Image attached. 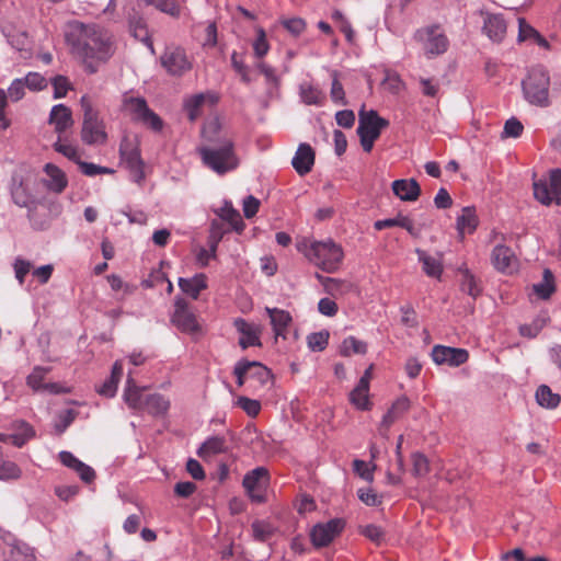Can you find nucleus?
<instances>
[{"instance_id":"58836bf2","label":"nucleus","mask_w":561,"mask_h":561,"mask_svg":"<svg viewBox=\"0 0 561 561\" xmlns=\"http://www.w3.org/2000/svg\"><path fill=\"white\" fill-rule=\"evenodd\" d=\"M299 94L302 102L307 105H322L324 101L322 91L318 87L309 83L300 84Z\"/></svg>"},{"instance_id":"412c9836","label":"nucleus","mask_w":561,"mask_h":561,"mask_svg":"<svg viewBox=\"0 0 561 561\" xmlns=\"http://www.w3.org/2000/svg\"><path fill=\"white\" fill-rule=\"evenodd\" d=\"M506 22L500 13H486L483 21V32L486 36L495 42L500 43L506 35Z\"/></svg>"},{"instance_id":"a18cd8bd","label":"nucleus","mask_w":561,"mask_h":561,"mask_svg":"<svg viewBox=\"0 0 561 561\" xmlns=\"http://www.w3.org/2000/svg\"><path fill=\"white\" fill-rule=\"evenodd\" d=\"M12 198L14 203L20 207H26L28 209V219L34 220V213L36 208V203L31 201V198L26 195L24 188L19 187L12 192Z\"/></svg>"},{"instance_id":"7c9ffc66","label":"nucleus","mask_w":561,"mask_h":561,"mask_svg":"<svg viewBox=\"0 0 561 561\" xmlns=\"http://www.w3.org/2000/svg\"><path fill=\"white\" fill-rule=\"evenodd\" d=\"M392 227H401V228L405 229L410 234L417 236V232L414 228L412 220L409 217H405L402 215H399L396 218L377 220L374 224V228L378 231L386 229V228H392Z\"/></svg>"},{"instance_id":"4d7b16f0","label":"nucleus","mask_w":561,"mask_h":561,"mask_svg":"<svg viewBox=\"0 0 561 561\" xmlns=\"http://www.w3.org/2000/svg\"><path fill=\"white\" fill-rule=\"evenodd\" d=\"M523 129V124L517 118L511 117L505 122L503 137L517 138L522 135Z\"/></svg>"},{"instance_id":"3c124183","label":"nucleus","mask_w":561,"mask_h":561,"mask_svg":"<svg viewBox=\"0 0 561 561\" xmlns=\"http://www.w3.org/2000/svg\"><path fill=\"white\" fill-rule=\"evenodd\" d=\"M332 77H333V79H332L331 92H330L331 99L335 104L346 105L345 92H344L342 83L337 79V72L333 71Z\"/></svg>"},{"instance_id":"393cba45","label":"nucleus","mask_w":561,"mask_h":561,"mask_svg":"<svg viewBox=\"0 0 561 561\" xmlns=\"http://www.w3.org/2000/svg\"><path fill=\"white\" fill-rule=\"evenodd\" d=\"M265 311L267 312L273 331L275 336L286 339V331L289 324L291 323V316L288 311L278 309V308H270L266 307Z\"/></svg>"},{"instance_id":"423d86ee","label":"nucleus","mask_w":561,"mask_h":561,"mask_svg":"<svg viewBox=\"0 0 561 561\" xmlns=\"http://www.w3.org/2000/svg\"><path fill=\"white\" fill-rule=\"evenodd\" d=\"M358 116L357 134L360 146L365 152H370L374 142L379 138L381 130L389 126V122L380 117L375 110L365 111L364 106Z\"/></svg>"},{"instance_id":"e433bc0d","label":"nucleus","mask_w":561,"mask_h":561,"mask_svg":"<svg viewBox=\"0 0 561 561\" xmlns=\"http://www.w3.org/2000/svg\"><path fill=\"white\" fill-rule=\"evenodd\" d=\"M537 403L546 409H554L560 404L561 398L558 393L552 392L550 387L541 385L536 391Z\"/></svg>"},{"instance_id":"473e14b6","label":"nucleus","mask_w":561,"mask_h":561,"mask_svg":"<svg viewBox=\"0 0 561 561\" xmlns=\"http://www.w3.org/2000/svg\"><path fill=\"white\" fill-rule=\"evenodd\" d=\"M533 290L540 299L543 300L549 299L556 291L554 276L549 268L543 270L542 280L534 284Z\"/></svg>"},{"instance_id":"4468645a","label":"nucleus","mask_w":561,"mask_h":561,"mask_svg":"<svg viewBox=\"0 0 561 561\" xmlns=\"http://www.w3.org/2000/svg\"><path fill=\"white\" fill-rule=\"evenodd\" d=\"M161 65L171 76H182L192 68L186 53L183 48L176 46H169L162 54Z\"/></svg>"},{"instance_id":"72a5a7b5","label":"nucleus","mask_w":561,"mask_h":561,"mask_svg":"<svg viewBox=\"0 0 561 561\" xmlns=\"http://www.w3.org/2000/svg\"><path fill=\"white\" fill-rule=\"evenodd\" d=\"M478 226V217L473 207H463L461 215L457 218L459 234L472 233Z\"/></svg>"},{"instance_id":"4c0bfd02","label":"nucleus","mask_w":561,"mask_h":561,"mask_svg":"<svg viewBox=\"0 0 561 561\" xmlns=\"http://www.w3.org/2000/svg\"><path fill=\"white\" fill-rule=\"evenodd\" d=\"M144 407L153 415H163L170 408V401L160 393H153L146 397Z\"/></svg>"},{"instance_id":"6e6552de","label":"nucleus","mask_w":561,"mask_h":561,"mask_svg":"<svg viewBox=\"0 0 561 561\" xmlns=\"http://www.w3.org/2000/svg\"><path fill=\"white\" fill-rule=\"evenodd\" d=\"M415 39L422 43L424 54L428 58L444 54L449 45L447 36L438 25L419 30Z\"/></svg>"},{"instance_id":"6e6d98bb","label":"nucleus","mask_w":561,"mask_h":561,"mask_svg":"<svg viewBox=\"0 0 561 561\" xmlns=\"http://www.w3.org/2000/svg\"><path fill=\"white\" fill-rule=\"evenodd\" d=\"M32 91H41L47 87L46 79L37 72H28L25 78H22Z\"/></svg>"},{"instance_id":"c9c22d12","label":"nucleus","mask_w":561,"mask_h":561,"mask_svg":"<svg viewBox=\"0 0 561 561\" xmlns=\"http://www.w3.org/2000/svg\"><path fill=\"white\" fill-rule=\"evenodd\" d=\"M55 151L58 153H61L67 159L73 161L78 165L80 164L81 160V153L78 149V147L71 142L68 141L67 138H64L62 136H58L57 140L53 145Z\"/></svg>"},{"instance_id":"f8f14e48","label":"nucleus","mask_w":561,"mask_h":561,"mask_svg":"<svg viewBox=\"0 0 561 561\" xmlns=\"http://www.w3.org/2000/svg\"><path fill=\"white\" fill-rule=\"evenodd\" d=\"M171 321L184 333L195 334L201 331L195 313L188 307L187 301L179 296L174 300V311Z\"/></svg>"},{"instance_id":"0eeeda50","label":"nucleus","mask_w":561,"mask_h":561,"mask_svg":"<svg viewBox=\"0 0 561 561\" xmlns=\"http://www.w3.org/2000/svg\"><path fill=\"white\" fill-rule=\"evenodd\" d=\"M122 107L130 115L133 121L140 122L154 131L162 129V119L148 107L147 101L144 98H135L126 94L123 98Z\"/></svg>"},{"instance_id":"aec40b11","label":"nucleus","mask_w":561,"mask_h":561,"mask_svg":"<svg viewBox=\"0 0 561 561\" xmlns=\"http://www.w3.org/2000/svg\"><path fill=\"white\" fill-rule=\"evenodd\" d=\"M234 328L241 334L239 345L245 350L250 346H261V329L259 325L247 322L242 318L234 320Z\"/></svg>"},{"instance_id":"2f4dec72","label":"nucleus","mask_w":561,"mask_h":561,"mask_svg":"<svg viewBox=\"0 0 561 561\" xmlns=\"http://www.w3.org/2000/svg\"><path fill=\"white\" fill-rule=\"evenodd\" d=\"M45 172L49 176L47 187L56 193H61L68 183L65 173L51 163L45 165Z\"/></svg>"},{"instance_id":"5701e85b","label":"nucleus","mask_w":561,"mask_h":561,"mask_svg":"<svg viewBox=\"0 0 561 561\" xmlns=\"http://www.w3.org/2000/svg\"><path fill=\"white\" fill-rule=\"evenodd\" d=\"M49 124L54 125L58 136H62L73 125L71 110L64 104L54 105L49 114Z\"/></svg>"},{"instance_id":"f257e3e1","label":"nucleus","mask_w":561,"mask_h":561,"mask_svg":"<svg viewBox=\"0 0 561 561\" xmlns=\"http://www.w3.org/2000/svg\"><path fill=\"white\" fill-rule=\"evenodd\" d=\"M65 39L71 54L80 58L91 73L113 54L111 35L95 24L70 21L65 28Z\"/></svg>"},{"instance_id":"4be33fe9","label":"nucleus","mask_w":561,"mask_h":561,"mask_svg":"<svg viewBox=\"0 0 561 561\" xmlns=\"http://www.w3.org/2000/svg\"><path fill=\"white\" fill-rule=\"evenodd\" d=\"M314 163V151L310 145L302 142L291 160L293 168L299 175L309 173Z\"/></svg>"},{"instance_id":"bb28decb","label":"nucleus","mask_w":561,"mask_h":561,"mask_svg":"<svg viewBox=\"0 0 561 561\" xmlns=\"http://www.w3.org/2000/svg\"><path fill=\"white\" fill-rule=\"evenodd\" d=\"M228 450L226 438L222 436H211L207 438L197 449V456L204 460L224 454Z\"/></svg>"},{"instance_id":"c756f323","label":"nucleus","mask_w":561,"mask_h":561,"mask_svg":"<svg viewBox=\"0 0 561 561\" xmlns=\"http://www.w3.org/2000/svg\"><path fill=\"white\" fill-rule=\"evenodd\" d=\"M217 215L229 222L233 230L241 232L244 229V222L240 213L233 208L231 202L225 201L224 205L217 211Z\"/></svg>"},{"instance_id":"ea45409f","label":"nucleus","mask_w":561,"mask_h":561,"mask_svg":"<svg viewBox=\"0 0 561 561\" xmlns=\"http://www.w3.org/2000/svg\"><path fill=\"white\" fill-rule=\"evenodd\" d=\"M369 387L365 381H358L356 387L350 393V401L359 410H368L370 407L368 398Z\"/></svg>"},{"instance_id":"f704fd0d","label":"nucleus","mask_w":561,"mask_h":561,"mask_svg":"<svg viewBox=\"0 0 561 561\" xmlns=\"http://www.w3.org/2000/svg\"><path fill=\"white\" fill-rule=\"evenodd\" d=\"M16 433L3 435L2 439L10 440L16 447H22L28 439H31L35 435L33 427L24 421H19L16 423Z\"/></svg>"},{"instance_id":"de8ad7c7","label":"nucleus","mask_w":561,"mask_h":561,"mask_svg":"<svg viewBox=\"0 0 561 561\" xmlns=\"http://www.w3.org/2000/svg\"><path fill=\"white\" fill-rule=\"evenodd\" d=\"M412 473L415 477H424L430 471V462L426 456L422 453L415 451L411 455Z\"/></svg>"},{"instance_id":"7ed1b4c3","label":"nucleus","mask_w":561,"mask_h":561,"mask_svg":"<svg viewBox=\"0 0 561 561\" xmlns=\"http://www.w3.org/2000/svg\"><path fill=\"white\" fill-rule=\"evenodd\" d=\"M80 105L83 111L82 127L80 137L83 144L88 146L104 145L107 141L105 123L100 117V112L95 108L91 98L83 95L80 99Z\"/></svg>"},{"instance_id":"e2e57ef3","label":"nucleus","mask_w":561,"mask_h":561,"mask_svg":"<svg viewBox=\"0 0 561 561\" xmlns=\"http://www.w3.org/2000/svg\"><path fill=\"white\" fill-rule=\"evenodd\" d=\"M53 87H54V98L61 99L67 94V92L69 90V81L64 76H56L53 79Z\"/></svg>"},{"instance_id":"5fc2aeb1","label":"nucleus","mask_w":561,"mask_h":561,"mask_svg":"<svg viewBox=\"0 0 561 561\" xmlns=\"http://www.w3.org/2000/svg\"><path fill=\"white\" fill-rule=\"evenodd\" d=\"M81 172L87 176H95L99 174H113L114 170L107 167H101L92 162L81 161L79 164Z\"/></svg>"},{"instance_id":"dca6fc26","label":"nucleus","mask_w":561,"mask_h":561,"mask_svg":"<svg viewBox=\"0 0 561 561\" xmlns=\"http://www.w3.org/2000/svg\"><path fill=\"white\" fill-rule=\"evenodd\" d=\"M432 359L437 365L458 367L465 364L469 354L465 348H456L445 345H435L431 352Z\"/></svg>"},{"instance_id":"69168bd1","label":"nucleus","mask_w":561,"mask_h":561,"mask_svg":"<svg viewBox=\"0 0 561 561\" xmlns=\"http://www.w3.org/2000/svg\"><path fill=\"white\" fill-rule=\"evenodd\" d=\"M325 284L323 286L324 290L330 295H336L342 294L344 290V287H348L350 284H347L344 280L329 277L328 279H324Z\"/></svg>"},{"instance_id":"09e8293b","label":"nucleus","mask_w":561,"mask_h":561,"mask_svg":"<svg viewBox=\"0 0 561 561\" xmlns=\"http://www.w3.org/2000/svg\"><path fill=\"white\" fill-rule=\"evenodd\" d=\"M205 94L199 93L185 101V108L190 121H195L201 115V108L205 103Z\"/></svg>"},{"instance_id":"680f3d73","label":"nucleus","mask_w":561,"mask_h":561,"mask_svg":"<svg viewBox=\"0 0 561 561\" xmlns=\"http://www.w3.org/2000/svg\"><path fill=\"white\" fill-rule=\"evenodd\" d=\"M13 267H14L15 278L22 285L24 283V278H25L26 274L32 268V264L30 261L18 257L14 261Z\"/></svg>"},{"instance_id":"0e129e2a","label":"nucleus","mask_w":561,"mask_h":561,"mask_svg":"<svg viewBox=\"0 0 561 561\" xmlns=\"http://www.w3.org/2000/svg\"><path fill=\"white\" fill-rule=\"evenodd\" d=\"M363 534L377 545H380L385 540V531L382 528L373 524L365 526Z\"/></svg>"},{"instance_id":"13d9d810","label":"nucleus","mask_w":561,"mask_h":561,"mask_svg":"<svg viewBox=\"0 0 561 561\" xmlns=\"http://www.w3.org/2000/svg\"><path fill=\"white\" fill-rule=\"evenodd\" d=\"M25 88L26 84L22 78L15 79L8 89V96L11 101L18 102L24 96Z\"/></svg>"},{"instance_id":"774afa93","label":"nucleus","mask_w":561,"mask_h":561,"mask_svg":"<svg viewBox=\"0 0 561 561\" xmlns=\"http://www.w3.org/2000/svg\"><path fill=\"white\" fill-rule=\"evenodd\" d=\"M335 119L339 126L343 128H351L355 123V114L352 110L339 111L335 114Z\"/></svg>"},{"instance_id":"c03bdc74","label":"nucleus","mask_w":561,"mask_h":561,"mask_svg":"<svg viewBox=\"0 0 561 561\" xmlns=\"http://www.w3.org/2000/svg\"><path fill=\"white\" fill-rule=\"evenodd\" d=\"M461 290L472 298H476L480 295L481 288L476 282L474 276L468 271H461V282H460Z\"/></svg>"},{"instance_id":"a878e982","label":"nucleus","mask_w":561,"mask_h":561,"mask_svg":"<svg viewBox=\"0 0 561 561\" xmlns=\"http://www.w3.org/2000/svg\"><path fill=\"white\" fill-rule=\"evenodd\" d=\"M178 284L184 294L192 299H197L201 291L207 288V277L203 273L195 274L190 278L180 277Z\"/></svg>"},{"instance_id":"79ce46f5","label":"nucleus","mask_w":561,"mask_h":561,"mask_svg":"<svg viewBox=\"0 0 561 561\" xmlns=\"http://www.w3.org/2000/svg\"><path fill=\"white\" fill-rule=\"evenodd\" d=\"M366 351V343L357 340L354 336L346 337L341 345V354L343 356H351L352 354H365Z\"/></svg>"},{"instance_id":"a211bd4d","label":"nucleus","mask_w":561,"mask_h":561,"mask_svg":"<svg viewBox=\"0 0 561 561\" xmlns=\"http://www.w3.org/2000/svg\"><path fill=\"white\" fill-rule=\"evenodd\" d=\"M491 261L493 266L502 273H513L517 267V259L511 248L497 244L492 250Z\"/></svg>"},{"instance_id":"a19ab883","label":"nucleus","mask_w":561,"mask_h":561,"mask_svg":"<svg viewBox=\"0 0 561 561\" xmlns=\"http://www.w3.org/2000/svg\"><path fill=\"white\" fill-rule=\"evenodd\" d=\"M416 253L419 255V261L423 264V271L426 275L431 277H439L443 272L440 262L420 249L416 250Z\"/></svg>"},{"instance_id":"9b49d317","label":"nucleus","mask_w":561,"mask_h":561,"mask_svg":"<svg viewBox=\"0 0 561 561\" xmlns=\"http://www.w3.org/2000/svg\"><path fill=\"white\" fill-rule=\"evenodd\" d=\"M535 198L543 205L556 203L561 205V170L550 172L549 182L538 181L534 183Z\"/></svg>"},{"instance_id":"1a4fd4ad","label":"nucleus","mask_w":561,"mask_h":561,"mask_svg":"<svg viewBox=\"0 0 561 561\" xmlns=\"http://www.w3.org/2000/svg\"><path fill=\"white\" fill-rule=\"evenodd\" d=\"M119 154L121 162L129 171L130 179L138 184L141 183L145 179L144 161L136 144L124 138L119 145Z\"/></svg>"},{"instance_id":"9d476101","label":"nucleus","mask_w":561,"mask_h":561,"mask_svg":"<svg viewBox=\"0 0 561 561\" xmlns=\"http://www.w3.org/2000/svg\"><path fill=\"white\" fill-rule=\"evenodd\" d=\"M270 483V473L265 467H256L249 471L242 481L247 494L252 502L262 504L266 502V488Z\"/></svg>"},{"instance_id":"052dcab7","label":"nucleus","mask_w":561,"mask_h":561,"mask_svg":"<svg viewBox=\"0 0 561 561\" xmlns=\"http://www.w3.org/2000/svg\"><path fill=\"white\" fill-rule=\"evenodd\" d=\"M282 24L294 36L300 35L306 28V22L300 18L284 20Z\"/></svg>"},{"instance_id":"39448f33","label":"nucleus","mask_w":561,"mask_h":561,"mask_svg":"<svg viewBox=\"0 0 561 561\" xmlns=\"http://www.w3.org/2000/svg\"><path fill=\"white\" fill-rule=\"evenodd\" d=\"M525 99L533 105L547 107L549 101L550 77L541 67H533L522 82Z\"/></svg>"},{"instance_id":"864d4df0","label":"nucleus","mask_w":561,"mask_h":561,"mask_svg":"<svg viewBox=\"0 0 561 561\" xmlns=\"http://www.w3.org/2000/svg\"><path fill=\"white\" fill-rule=\"evenodd\" d=\"M546 319L537 318L530 324H523L519 327V333L526 337H536L539 332L545 328Z\"/></svg>"},{"instance_id":"20e7f679","label":"nucleus","mask_w":561,"mask_h":561,"mask_svg":"<svg viewBox=\"0 0 561 561\" xmlns=\"http://www.w3.org/2000/svg\"><path fill=\"white\" fill-rule=\"evenodd\" d=\"M305 255L322 271L333 273L337 271L344 253L339 244L328 239L311 242L306 249Z\"/></svg>"},{"instance_id":"f03ea898","label":"nucleus","mask_w":561,"mask_h":561,"mask_svg":"<svg viewBox=\"0 0 561 561\" xmlns=\"http://www.w3.org/2000/svg\"><path fill=\"white\" fill-rule=\"evenodd\" d=\"M203 136L208 142L198 149L203 163L215 173L222 175L239 165L232 139L220 129L219 122L213 119L203 128Z\"/></svg>"},{"instance_id":"b1692460","label":"nucleus","mask_w":561,"mask_h":561,"mask_svg":"<svg viewBox=\"0 0 561 561\" xmlns=\"http://www.w3.org/2000/svg\"><path fill=\"white\" fill-rule=\"evenodd\" d=\"M391 187L393 194L404 202H414L421 195L420 184L414 179L396 180Z\"/></svg>"},{"instance_id":"603ef678","label":"nucleus","mask_w":561,"mask_h":561,"mask_svg":"<svg viewBox=\"0 0 561 561\" xmlns=\"http://www.w3.org/2000/svg\"><path fill=\"white\" fill-rule=\"evenodd\" d=\"M237 405L251 417H255L261 411L260 401L250 399L248 397H239L237 400Z\"/></svg>"},{"instance_id":"f3484780","label":"nucleus","mask_w":561,"mask_h":561,"mask_svg":"<svg viewBox=\"0 0 561 561\" xmlns=\"http://www.w3.org/2000/svg\"><path fill=\"white\" fill-rule=\"evenodd\" d=\"M127 21L130 34L141 43H144L150 50L152 55H154V47L151 41V36L148 31L147 23L145 19L135 10V8L130 9L127 13Z\"/></svg>"},{"instance_id":"2eb2a0df","label":"nucleus","mask_w":561,"mask_h":561,"mask_svg":"<svg viewBox=\"0 0 561 561\" xmlns=\"http://www.w3.org/2000/svg\"><path fill=\"white\" fill-rule=\"evenodd\" d=\"M34 549L23 542L0 537V561H35Z\"/></svg>"},{"instance_id":"8fccbe9b","label":"nucleus","mask_w":561,"mask_h":561,"mask_svg":"<svg viewBox=\"0 0 561 561\" xmlns=\"http://www.w3.org/2000/svg\"><path fill=\"white\" fill-rule=\"evenodd\" d=\"M308 347L316 352V351H323L329 342V332L327 331H320V332H313L308 335L307 337Z\"/></svg>"},{"instance_id":"49530a36","label":"nucleus","mask_w":561,"mask_h":561,"mask_svg":"<svg viewBox=\"0 0 561 561\" xmlns=\"http://www.w3.org/2000/svg\"><path fill=\"white\" fill-rule=\"evenodd\" d=\"M49 368L36 366L33 368L32 373L26 378V385L31 387L34 391H42L43 380L45 376L49 373Z\"/></svg>"},{"instance_id":"338daca9","label":"nucleus","mask_w":561,"mask_h":561,"mask_svg":"<svg viewBox=\"0 0 561 561\" xmlns=\"http://www.w3.org/2000/svg\"><path fill=\"white\" fill-rule=\"evenodd\" d=\"M318 310L323 316L333 317L337 313L339 307L334 300L322 298L318 302Z\"/></svg>"},{"instance_id":"bf43d9fd","label":"nucleus","mask_w":561,"mask_h":561,"mask_svg":"<svg viewBox=\"0 0 561 561\" xmlns=\"http://www.w3.org/2000/svg\"><path fill=\"white\" fill-rule=\"evenodd\" d=\"M148 5H153L158 10L174 15L178 12V7L174 0H142Z\"/></svg>"},{"instance_id":"37998d69","label":"nucleus","mask_w":561,"mask_h":561,"mask_svg":"<svg viewBox=\"0 0 561 561\" xmlns=\"http://www.w3.org/2000/svg\"><path fill=\"white\" fill-rule=\"evenodd\" d=\"M253 538L257 541L265 542L274 534L275 528L267 522L255 520L252 523Z\"/></svg>"},{"instance_id":"c85d7f7f","label":"nucleus","mask_w":561,"mask_h":561,"mask_svg":"<svg viewBox=\"0 0 561 561\" xmlns=\"http://www.w3.org/2000/svg\"><path fill=\"white\" fill-rule=\"evenodd\" d=\"M123 397L127 405L131 409H141L145 405L141 389L137 386L130 374L128 375Z\"/></svg>"},{"instance_id":"ddd939ff","label":"nucleus","mask_w":561,"mask_h":561,"mask_svg":"<svg viewBox=\"0 0 561 561\" xmlns=\"http://www.w3.org/2000/svg\"><path fill=\"white\" fill-rule=\"evenodd\" d=\"M345 522L333 518L327 523L314 525L310 531V539L316 548L329 546L344 529Z\"/></svg>"},{"instance_id":"6ab92c4d","label":"nucleus","mask_w":561,"mask_h":561,"mask_svg":"<svg viewBox=\"0 0 561 561\" xmlns=\"http://www.w3.org/2000/svg\"><path fill=\"white\" fill-rule=\"evenodd\" d=\"M245 370L249 381H251V387L254 389L257 388H266L272 383V373L271 370L255 360H247L244 359Z\"/></svg>"},{"instance_id":"cd10ccee","label":"nucleus","mask_w":561,"mask_h":561,"mask_svg":"<svg viewBox=\"0 0 561 561\" xmlns=\"http://www.w3.org/2000/svg\"><path fill=\"white\" fill-rule=\"evenodd\" d=\"M123 376V365L119 360H116L112 367L111 376L96 388L99 394L112 398L116 394L117 385Z\"/></svg>"}]
</instances>
